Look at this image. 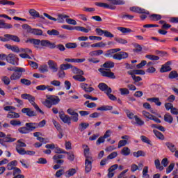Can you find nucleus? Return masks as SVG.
<instances>
[{"label":"nucleus","mask_w":178,"mask_h":178,"mask_svg":"<svg viewBox=\"0 0 178 178\" xmlns=\"http://www.w3.org/2000/svg\"><path fill=\"white\" fill-rule=\"evenodd\" d=\"M4 37L8 38V41H14L15 42H20V38L15 35L5 34Z\"/></svg>","instance_id":"16"},{"label":"nucleus","mask_w":178,"mask_h":178,"mask_svg":"<svg viewBox=\"0 0 178 178\" xmlns=\"http://www.w3.org/2000/svg\"><path fill=\"white\" fill-rule=\"evenodd\" d=\"M17 165V161L14 160L11 162H10L8 165H7V170H13V169H15V166H16Z\"/></svg>","instance_id":"30"},{"label":"nucleus","mask_w":178,"mask_h":178,"mask_svg":"<svg viewBox=\"0 0 178 178\" xmlns=\"http://www.w3.org/2000/svg\"><path fill=\"white\" fill-rule=\"evenodd\" d=\"M6 59L8 63H10V65H19V58L16 57V55L14 54H8Z\"/></svg>","instance_id":"8"},{"label":"nucleus","mask_w":178,"mask_h":178,"mask_svg":"<svg viewBox=\"0 0 178 178\" xmlns=\"http://www.w3.org/2000/svg\"><path fill=\"white\" fill-rule=\"evenodd\" d=\"M1 81L5 84V86H9L10 84V78L8 76H1Z\"/></svg>","instance_id":"35"},{"label":"nucleus","mask_w":178,"mask_h":178,"mask_svg":"<svg viewBox=\"0 0 178 178\" xmlns=\"http://www.w3.org/2000/svg\"><path fill=\"white\" fill-rule=\"evenodd\" d=\"M170 65H172V61H168L167 63H165L161 66V68L160 69V72L166 73V72H170V70H172Z\"/></svg>","instance_id":"11"},{"label":"nucleus","mask_w":178,"mask_h":178,"mask_svg":"<svg viewBox=\"0 0 178 178\" xmlns=\"http://www.w3.org/2000/svg\"><path fill=\"white\" fill-rule=\"evenodd\" d=\"M114 40L116 41V42H118V44H127V40L126 39H123L122 38L115 37Z\"/></svg>","instance_id":"48"},{"label":"nucleus","mask_w":178,"mask_h":178,"mask_svg":"<svg viewBox=\"0 0 178 178\" xmlns=\"http://www.w3.org/2000/svg\"><path fill=\"white\" fill-rule=\"evenodd\" d=\"M26 42H31L34 45H41V47H45L46 48H50V49H55L56 48V44L55 43L51 42L48 40H42L40 39H29L26 41Z\"/></svg>","instance_id":"2"},{"label":"nucleus","mask_w":178,"mask_h":178,"mask_svg":"<svg viewBox=\"0 0 178 178\" xmlns=\"http://www.w3.org/2000/svg\"><path fill=\"white\" fill-rule=\"evenodd\" d=\"M83 74H79V75H74L72 76V79L74 80H76V81H80L81 83H83V81H86V77L83 76Z\"/></svg>","instance_id":"31"},{"label":"nucleus","mask_w":178,"mask_h":178,"mask_svg":"<svg viewBox=\"0 0 178 178\" xmlns=\"http://www.w3.org/2000/svg\"><path fill=\"white\" fill-rule=\"evenodd\" d=\"M25 126L26 127V129H28V131H34L35 129H37V123L35 122H28L25 124Z\"/></svg>","instance_id":"18"},{"label":"nucleus","mask_w":178,"mask_h":178,"mask_svg":"<svg viewBox=\"0 0 178 178\" xmlns=\"http://www.w3.org/2000/svg\"><path fill=\"white\" fill-rule=\"evenodd\" d=\"M47 99L44 102H42L43 105L47 108H52V105H58L60 102V99L58 96L55 95H47L46 96Z\"/></svg>","instance_id":"3"},{"label":"nucleus","mask_w":178,"mask_h":178,"mask_svg":"<svg viewBox=\"0 0 178 178\" xmlns=\"http://www.w3.org/2000/svg\"><path fill=\"white\" fill-rule=\"evenodd\" d=\"M20 83H22V84H24V86H31V81L26 79H21Z\"/></svg>","instance_id":"60"},{"label":"nucleus","mask_w":178,"mask_h":178,"mask_svg":"<svg viewBox=\"0 0 178 178\" xmlns=\"http://www.w3.org/2000/svg\"><path fill=\"white\" fill-rule=\"evenodd\" d=\"M97 111H112L113 107L112 106H102L101 107H98Z\"/></svg>","instance_id":"43"},{"label":"nucleus","mask_w":178,"mask_h":178,"mask_svg":"<svg viewBox=\"0 0 178 178\" xmlns=\"http://www.w3.org/2000/svg\"><path fill=\"white\" fill-rule=\"evenodd\" d=\"M19 155H35V152L33 150H27L26 149L22 150V152Z\"/></svg>","instance_id":"49"},{"label":"nucleus","mask_w":178,"mask_h":178,"mask_svg":"<svg viewBox=\"0 0 178 178\" xmlns=\"http://www.w3.org/2000/svg\"><path fill=\"white\" fill-rule=\"evenodd\" d=\"M145 58L150 60H159V56L155 55L147 54L145 56Z\"/></svg>","instance_id":"53"},{"label":"nucleus","mask_w":178,"mask_h":178,"mask_svg":"<svg viewBox=\"0 0 178 178\" xmlns=\"http://www.w3.org/2000/svg\"><path fill=\"white\" fill-rule=\"evenodd\" d=\"M13 26L10 24L5 23V20L0 19V29H12Z\"/></svg>","instance_id":"26"},{"label":"nucleus","mask_w":178,"mask_h":178,"mask_svg":"<svg viewBox=\"0 0 178 178\" xmlns=\"http://www.w3.org/2000/svg\"><path fill=\"white\" fill-rule=\"evenodd\" d=\"M90 47L92 48H104V47H106V43H104V42H100L92 44H91Z\"/></svg>","instance_id":"32"},{"label":"nucleus","mask_w":178,"mask_h":178,"mask_svg":"<svg viewBox=\"0 0 178 178\" xmlns=\"http://www.w3.org/2000/svg\"><path fill=\"white\" fill-rule=\"evenodd\" d=\"M22 74H23V72H13V74L10 75V79L12 81L19 80L20 77H22Z\"/></svg>","instance_id":"20"},{"label":"nucleus","mask_w":178,"mask_h":178,"mask_svg":"<svg viewBox=\"0 0 178 178\" xmlns=\"http://www.w3.org/2000/svg\"><path fill=\"white\" fill-rule=\"evenodd\" d=\"M31 34L34 35H42V30L38 29H32Z\"/></svg>","instance_id":"46"},{"label":"nucleus","mask_w":178,"mask_h":178,"mask_svg":"<svg viewBox=\"0 0 178 178\" xmlns=\"http://www.w3.org/2000/svg\"><path fill=\"white\" fill-rule=\"evenodd\" d=\"M134 47L135 48V49H133L134 52L138 53V52H141V51H143V47H141V45H140L138 43H135L134 44Z\"/></svg>","instance_id":"45"},{"label":"nucleus","mask_w":178,"mask_h":178,"mask_svg":"<svg viewBox=\"0 0 178 178\" xmlns=\"http://www.w3.org/2000/svg\"><path fill=\"white\" fill-rule=\"evenodd\" d=\"M165 145L171 152H175L177 150V148H176V145L170 142L165 143Z\"/></svg>","instance_id":"27"},{"label":"nucleus","mask_w":178,"mask_h":178,"mask_svg":"<svg viewBox=\"0 0 178 178\" xmlns=\"http://www.w3.org/2000/svg\"><path fill=\"white\" fill-rule=\"evenodd\" d=\"M18 131L21 133V134H27L29 133L27 127H23L18 129Z\"/></svg>","instance_id":"57"},{"label":"nucleus","mask_w":178,"mask_h":178,"mask_svg":"<svg viewBox=\"0 0 178 178\" xmlns=\"http://www.w3.org/2000/svg\"><path fill=\"white\" fill-rule=\"evenodd\" d=\"M105 143V138L104 136H100L97 140L96 141V145H101V144H104Z\"/></svg>","instance_id":"64"},{"label":"nucleus","mask_w":178,"mask_h":178,"mask_svg":"<svg viewBox=\"0 0 178 178\" xmlns=\"http://www.w3.org/2000/svg\"><path fill=\"white\" fill-rule=\"evenodd\" d=\"M43 15H44V16H45V17H47V19H49V20H53L54 22L57 21L58 23H64L65 19H68V17H69L68 15L59 14L58 15V18L56 19L45 13Z\"/></svg>","instance_id":"5"},{"label":"nucleus","mask_w":178,"mask_h":178,"mask_svg":"<svg viewBox=\"0 0 178 178\" xmlns=\"http://www.w3.org/2000/svg\"><path fill=\"white\" fill-rule=\"evenodd\" d=\"M76 169L71 168L65 172V176L66 177H70V176H74V175H76Z\"/></svg>","instance_id":"37"},{"label":"nucleus","mask_w":178,"mask_h":178,"mask_svg":"<svg viewBox=\"0 0 178 178\" xmlns=\"http://www.w3.org/2000/svg\"><path fill=\"white\" fill-rule=\"evenodd\" d=\"M147 101L148 102H154L156 106H161V105H162V102L159 101V97L147 98Z\"/></svg>","instance_id":"21"},{"label":"nucleus","mask_w":178,"mask_h":178,"mask_svg":"<svg viewBox=\"0 0 178 178\" xmlns=\"http://www.w3.org/2000/svg\"><path fill=\"white\" fill-rule=\"evenodd\" d=\"M102 54H104V50L102 49L94 50L89 53L90 56H99Z\"/></svg>","instance_id":"25"},{"label":"nucleus","mask_w":178,"mask_h":178,"mask_svg":"<svg viewBox=\"0 0 178 178\" xmlns=\"http://www.w3.org/2000/svg\"><path fill=\"white\" fill-rule=\"evenodd\" d=\"M150 17H152V20H156L157 22L158 20H161V19H162V15L159 14H152Z\"/></svg>","instance_id":"61"},{"label":"nucleus","mask_w":178,"mask_h":178,"mask_svg":"<svg viewBox=\"0 0 178 178\" xmlns=\"http://www.w3.org/2000/svg\"><path fill=\"white\" fill-rule=\"evenodd\" d=\"M39 71L40 72V73H47V72H48V65H41L39 67Z\"/></svg>","instance_id":"58"},{"label":"nucleus","mask_w":178,"mask_h":178,"mask_svg":"<svg viewBox=\"0 0 178 178\" xmlns=\"http://www.w3.org/2000/svg\"><path fill=\"white\" fill-rule=\"evenodd\" d=\"M95 4L96 6H99V8H106V9H111L112 10H115V9H116V6L109 5L106 3L96 2Z\"/></svg>","instance_id":"13"},{"label":"nucleus","mask_w":178,"mask_h":178,"mask_svg":"<svg viewBox=\"0 0 178 178\" xmlns=\"http://www.w3.org/2000/svg\"><path fill=\"white\" fill-rule=\"evenodd\" d=\"M98 72L101 73L103 77H108V79H116L115 73L112 72L109 69L99 68Z\"/></svg>","instance_id":"6"},{"label":"nucleus","mask_w":178,"mask_h":178,"mask_svg":"<svg viewBox=\"0 0 178 178\" xmlns=\"http://www.w3.org/2000/svg\"><path fill=\"white\" fill-rule=\"evenodd\" d=\"M22 113H26V116L29 118H33V116H37V113L32 111L30 108H24L22 109Z\"/></svg>","instance_id":"12"},{"label":"nucleus","mask_w":178,"mask_h":178,"mask_svg":"<svg viewBox=\"0 0 178 178\" xmlns=\"http://www.w3.org/2000/svg\"><path fill=\"white\" fill-rule=\"evenodd\" d=\"M8 119H19L20 115L15 111H10L7 115Z\"/></svg>","instance_id":"23"},{"label":"nucleus","mask_w":178,"mask_h":178,"mask_svg":"<svg viewBox=\"0 0 178 178\" xmlns=\"http://www.w3.org/2000/svg\"><path fill=\"white\" fill-rule=\"evenodd\" d=\"M16 141V138H11L10 134H8L3 139L0 138V144L3 145V143H13Z\"/></svg>","instance_id":"15"},{"label":"nucleus","mask_w":178,"mask_h":178,"mask_svg":"<svg viewBox=\"0 0 178 178\" xmlns=\"http://www.w3.org/2000/svg\"><path fill=\"white\" fill-rule=\"evenodd\" d=\"M143 177L149 178V175H148V166H145L143 170Z\"/></svg>","instance_id":"56"},{"label":"nucleus","mask_w":178,"mask_h":178,"mask_svg":"<svg viewBox=\"0 0 178 178\" xmlns=\"http://www.w3.org/2000/svg\"><path fill=\"white\" fill-rule=\"evenodd\" d=\"M82 147L83 148V154L86 158L85 160V172L86 173H90L91 169H92V156L90 154V148L87 145H83Z\"/></svg>","instance_id":"1"},{"label":"nucleus","mask_w":178,"mask_h":178,"mask_svg":"<svg viewBox=\"0 0 178 178\" xmlns=\"http://www.w3.org/2000/svg\"><path fill=\"white\" fill-rule=\"evenodd\" d=\"M8 70L10 72H19V73H24L26 72V70L24 68L19 67H8Z\"/></svg>","instance_id":"22"},{"label":"nucleus","mask_w":178,"mask_h":178,"mask_svg":"<svg viewBox=\"0 0 178 178\" xmlns=\"http://www.w3.org/2000/svg\"><path fill=\"white\" fill-rule=\"evenodd\" d=\"M119 91L121 95H129L130 94V91L126 88H120Z\"/></svg>","instance_id":"50"},{"label":"nucleus","mask_w":178,"mask_h":178,"mask_svg":"<svg viewBox=\"0 0 178 178\" xmlns=\"http://www.w3.org/2000/svg\"><path fill=\"white\" fill-rule=\"evenodd\" d=\"M127 73L129 74V76H131V78L134 80V84H137V83H138V81H141V80H143V79L141 78V76H137L136 75H133V74H131V71H128Z\"/></svg>","instance_id":"24"},{"label":"nucleus","mask_w":178,"mask_h":178,"mask_svg":"<svg viewBox=\"0 0 178 178\" xmlns=\"http://www.w3.org/2000/svg\"><path fill=\"white\" fill-rule=\"evenodd\" d=\"M22 29H24V30H26L27 33H31L33 31V29L31 28V26H30V25L27 24H23Z\"/></svg>","instance_id":"59"},{"label":"nucleus","mask_w":178,"mask_h":178,"mask_svg":"<svg viewBox=\"0 0 178 178\" xmlns=\"http://www.w3.org/2000/svg\"><path fill=\"white\" fill-rule=\"evenodd\" d=\"M47 34L49 35H59L60 33L56 29H52V30H48L47 31Z\"/></svg>","instance_id":"55"},{"label":"nucleus","mask_w":178,"mask_h":178,"mask_svg":"<svg viewBox=\"0 0 178 178\" xmlns=\"http://www.w3.org/2000/svg\"><path fill=\"white\" fill-rule=\"evenodd\" d=\"M75 30H77V31H81L82 33H90V31H91V27L88 26L86 29L83 26H75Z\"/></svg>","instance_id":"28"},{"label":"nucleus","mask_w":178,"mask_h":178,"mask_svg":"<svg viewBox=\"0 0 178 178\" xmlns=\"http://www.w3.org/2000/svg\"><path fill=\"white\" fill-rule=\"evenodd\" d=\"M27 147V145L23 142V139H19L16 143L15 149L20 155L24 151V147Z\"/></svg>","instance_id":"7"},{"label":"nucleus","mask_w":178,"mask_h":178,"mask_svg":"<svg viewBox=\"0 0 178 178\" xmlns=\"http://www.w3.org/2000/svg\"><path fill=\"white\" fill-rule=\"evenodd\" d=\"M89 126L90 124L87 122H81V124H79L78 129L79 131H84V130H86V129H87Z\"/></svg>","instance_id":"33"},{"label":"nucleus","mask_w":178,"mask_h":178,"mask_svg":"<svg viewBox=\"0 0 178 178\" xmlns=\"http://www.w3.org/2000/svg\"><path fill=\"white\" fill-rule=\"evenodd\" d=\"M10 124L13 126L14 127H16V126H21L22 122H20V120H11L10 121Z\"/></svg>","instance_id":"47"},{"label":"nucleus","mask_w":178,"mask_h":178,"mask_svg":"<svg viewBox=\"0 0 178 178\" xmlns=\"http://www.w3.org/2000/svg\"><path fill=\"white\" fill-rule=\"evenodd\" d=\"M29 12L31 16H32V17H34V19H35V17H40V19H45L44 17H43L42 15H40V13H38L35 9H30Z\"/></svg>","instance_id":"19"},{"label":"nucleus","mask_w":178,"mask_h":178,"mask_svg":"<svg viewBox=\"0 0 178 178\" xmlns=\"http://www.w3.org/2000/svg\"><path fill=\"white\" fill-rule=\"evenodd\" d=\"M134 119H135L136 123V124H138V126H143L145 122H144V121H143V120H141L140 118H138V116L135 115Z\"/></svg>","instance_id":"52"},{"label":"nucleus","mask_w":178,"mask_h":178,"mask_svg":"<svg viewBox=\"0 0 178 178\" xmlns=\"http://www.w3.org/2000/svg\"><path fill=\"white\" fill-rule=\"evenodd\" d=\"M133 155L135 158H140V156H145V152L143 150H139L138 152H134Z\"/></svg>","instance_id":"36"},{"label":"nucleus","mask_w":178,"mask_h":178,"mask_svg":"<svg viewBox=\"0 0 178 178\" xmlns=\"http://www.w3.org/2000/svg\"><path fill=\"white\" fill-rule=\"evenodd\" d=\"M177 72L172 71L170 72L168 77L169 79H177Z\"/></svg>","instance_id":"63"},{"label":"nucleus","mask_w":178,"mask_h":178,"mask_svg":"<svg viewBox=\"0 0 178 178\" xmlns=\"http://www.w3.org/2000/svg\"><path fill=\"white\" fill-rule=\"evenodd\" d=\"M101 67L102 69H108V70H111L112 67H115V63L112 61H106L101 65Z\"/></svg>","instance_id":"17"},{"label":"nucleus","mask_w":178,"mask_h":178,"mask_svg":"<svg viewBox=\"0 0 178 178\" xmlns=\"http://www.w3.org/2000/svg\"><path fill=\"white\" fill-rule=\"evenodd\" d=\"M113 54H115V52L113 51V49H111L106 51L104 56H106V58H113Z\"/></svg>","instance_id":"54"},{"label":"nucleus","mask_w":178,"mask_h":178,"mask_svg":"<svg viewBox=\"0 0 178 178\" xmlns=\"http://www.w3.org/2000/svg\"><path fill=\"white\" fill-rule=\"evenodd\" d=\"M118 30L121 31V33H123V34H127V33H133V31L129 28L118 27Z\"/></svg>","instance_id":"39"},{"label":"nucleus","mask_w":178,"mask_h":178,"mask_svg":"<svg viewBox=\"0 0 178 178\" xmlns=\"http://www.w3.org/2000/svg\"><path fill=\"white\" fill-rule=\"evenodd\" d=\"M64 154H67V155H68L67 156V159L69 161H71V162H73V161H74V154H73V152H66V153Z\"/></svg>","instance_id":"62"},{"label":"nucleus","mask_w":178,"mask_h":178,"mask_svg":"<svg viewBox=\"0 0 178 178\" xmlns=\"http://www.w3.org/2000/svg\"><path fill=\"white\" fill-rule=\"evenodd\" d=\"M59 118L63 122V123H67V124H70L71 118L69 115L65 114L63 111L59 113Z\"/></svg>","instance_id":"10"},{"label":"nucleus","mask_w":178,"mask_h":178,"mask_svg":"<svg viewBox=\"0 0 178 178\" xmlns=\"http://www.w3.org/2000/svg\"><path fill=\"white\" fill-rule=\"evenodd\" d=\"M154 165L156 166V169H159V170H163V166L161 165V161H159V159H156L154 161Z\"/></svg>","instance_id":"51"},{"label":"nucleus","mask_w":178,"mask_h":178,"mask_svg":"<svg viewBox=\"0 0 178 178\" xmlns=\"http://www.w3.org/2000/svg\"><path fill=\"white\" fill-rule=\"evenodd\" d=\"M131 150L129 147H124L121 150L122 155H124V156H128V155L130 154Z\"/></svg>","instance_id":"41"},{"label":"nucleus","mask_w":178,"mask_h":178,"mask_svg":"<svg viewBox=\"0 0 178 178\" xmlns=\"http://www.w3.org/2000/svg\"><path fill=\"white\" fill-rule=\"evenodd\" d=\"M21 98H22V99H27L29 102H30V104L33 106V107L38 112H40V113L44 115V111L40 110L38 105L35 104V97L34 96L30 94L24 93L21 95Z\"/></svg>","instance_id":"4"},{"label":"nucleus","mask_w":178,"mask_h":178,"mask_svg":"<svg viewBox=\"0 0 178 178\" xmlns=\"http://www.w3.org/2000/svg\"><path fill=\"white\" fill-rule=\"evenodd\" d=\"M73 65L72 64H61L60 66V69H61V70H67V69H72Z\"/></svg>","instance_id":"42"},{"label":"nucleus","mask_w":178,"mask_h":178,"mask_svg":"<svg viewBox=\"0 0 178 178\" xmlns=\"http://www.w3.org/2000/svg\"><path fill=\"white\" fill-rule=\"evenodd\" d=\"M164 120L167 123L172 124V123H173V117L170 114L166 113L164 115Z\"/></svg>","instance_id":"29"},{"label":"nucleus","mask_w":178,"mask_h":178,"mask_svg":"<svg viewBox=\"0 0 178 178\" xmlns=\"http://www.w3.org/2000/svg\"><path fill=\"white\" fill-rule=\"evenodd\" d=\"M98 88L101 91H104L106 94H111V92H112V88H109V86L104 83H100L98 85Z\"/></svg>","instance_id":"9"},{"label":"nucleus","mask_w":178,"mask_h":178,"mask_svg":"<svg viewBox=\"0 0 178 178\" xmlns=\"http://www.w3.org/2000/svg\"><path fill=\"white\" fill-rule=\"evenodd\" d=\"M47 63L49 69H51L53 73H56V72H58V64L55 63V61L49 60Z\"/></svg>","instance_id":"14"},{"label":"nucleus","mask_w":178,"mask_h":178,"mask_svg":"<svg viewBox=\"0 0 178 178\" xmlns=\"http://www.w3.org/2000/svg\"><path fill=\"white\" fill-rule=\"evenodd\" d=\"M153 133L155 134L156 137L159 138V140H165V136L159 131L154 129L153 130Z\"/></svg>","instance_id":"34"},{"label":"nucleus","mask_w":178,"mask_h":178,"mask_svg":"<svg viewBox=\"0 0 178 178\" xmlns=\"http://www.w3.org/2000/svg\"><path fill=\"white\" fill-rule=\"evenodd\" d=\"M72 71L74 74H84V72L79 68L77 67L72 66Z\"/></svg>","instance_id":"38"},{"label":"nucleus","mask_w":178,"mask_h":178,"mask_svg":"<svg viewBox=\"0 0 178 178\" xmlns=\"http://www.w3.org/2000/svg\"><path fill=\"white\" fill-rule=\"evenodd\" d=\"M108 2L112 3V5H124L123 0H107Z\"/></svg>","instance_id":"40"},{"label":"nucleus","mask_w":178,"mask_h":178,"mask_svg":"<svg viewBox=\"0 0 178 178\" xmlns=\"http://www.w3.org/2000/svg\"><path fill=\"white\" fill-rule=\"evenodd\" d=\"M131 74H133L134 76H136V74H140L141 76H144V74H145V71L143 70H135L131 71Z\"/></svg>","instance_id":"44"}]
</instances>
